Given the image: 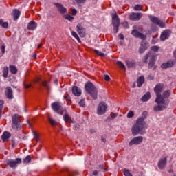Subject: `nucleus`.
I'll return each mask as SVG.
<instances>
[{
  "instance_id": "0e129e2a",
  "label": "nucleus",
  "mask_w": 176,
  "mask_h": 176,
  "mask_svg": "<svg viewBox=\"0 0 176 176\" xmlns=\"http://www.w3.org/2000/svg\"><path fill=\"white\" fill-rule=\"evenodd\" d=\"M102 142H107V140H105L104 138H102Z\"/></svg>"
},
{
  "instance_id": "4d7b16f0",
  "label": "nucleus",
  "mask_w": 176,
  "mask_h": 176,
  "mask_svg": "<svg viewBox=\"0 0 176 176\" xmlns=\"http://www.w3.org/2000/svg\"><path fill=\"white\" fill-rule=\"evenodd\" d=\"M98 174V171L94 170L91 175H97Z\"/></svg>"
},
{
  "instance_id": "473e14b6",
  "label": "nucleus",
  "mask_w": 176,
  "mask_h": 176,
  "mask_svg": "<svg viewBox=\"0 0 176 176\" xmlns=\"http://www.w3.org/2000/svg\"><path fill=\"white\" fill-rule=\"evenodd\" d=\"M64 98L66 100L67 105H71V104H72V102L71 101V97H69V96L66 95L64 96Z\"/></svg>"
},
{
  "instance_id": "f3484780",
  "label": "nucleus",
  "mask_w": 176,
  "mask_h": 176,
  "mask_svg": "<svg viewBox=\"0 0 176 176\" xmlns=\"http://www.w3.org/2000/svg\"><path fill=\"white\" fill-rule=\"evenodd\" d=\"M55 6H56L58 12L61 14H64L65 13H67V8H65V7H63V5H61L60 3H54Z\"/></svg>"
},
{
  "instance_id": "c03bdc74",
  "label": "nucleus",
  "mask_w": 176,
  "mask_h": 176,
  "mask_svg": "<svg viewBox=\"0 0 176 176\" xmlns=\"http://www.w3.org/2000/svg\"><path fill=\"white\" fill-rule=\"evenodd\" d=\"M159 46H153L151 47V50H153V52H159Z\"/></svg>"
},
{
  "instance_id": "6e6552de",
  "label": "nucleus",
  "mask_w": 176,
  "mask_h": 176,
  "mask_svg": "<svg viewBox=\"0 0 176 176\" xmlns=\"http://www.w3.org/2000/svg\"><path fill=\"white\" fill-rule=\"evenodd\" d=\"M148 17L151 23H153V24L159 25V27H161V28H164L166 27V23H164V22L160 20L158 17L153 16L152 15H149Z\"/></svg>"
},
{
  "instance_id": "393cba45",
  "label": "nucleus",
  "mask_w": 176,
  "mask_h": 176,
  "mask_svg": "<svg viewBox=\"0 0 176 176\" xmlns=\"http://www.w3.org/2000/svg\"><path fill=\"white\" fill-rule=\"evenodd\" d=\"M138 87H141L142 85L144 84V82H145V78H144V76H141L138 78Z\"/></svg>"
},
{
  "instance_id": "5701e85b",
  "label": "nucleus",
  "mask_w": 176,
  "mask_h": 176,
  "mask_svg": "<svg viewBox=\"0 0 176 176\" xmlns=\"http://www.w3.org/2000/svg\"><path fill=\"white\" fill-rule=\"evenodd\" d=\"M36 27H37L36 23H35L34 21H30L28 23V30H30L31 31H32V30H35V28H36Z\"/></svg>"
},
{
  "instance_id": "4468645a",
  "label": "nucleus",
  "mask_w": 176,
  "mask_h": 176,
  "mask_svg": "<svg viewBox=\"0 0 176 176\" xmlns=\"http://www.w3.org/2000/svg\"><path fill=\"white\" fill-rule=\"evenodd\" d=\"M157 166L160 170H163V168L167 166V157L161 158L157 164Z\"/></svg>"
},
{
  "instance_id": "774afa93",
  "label": "nucleus",
  "mask_w": 176,
  "mask_h": 176,
  "mask_svg": "<svg viewBox=\"0 0 176 176\" xmlns=\"http://www.w3.org/2000/svg\"><path fill=\"white\" fill-rule=\"evenodd\" d=\"M108 170H107V169H104V171H107Z\"/></svg>"
},
{
  "instance_id": "09e8293b",
  "label": "nucleus",
  "mask_w": 176,
  "mask_h": 176,
  "mask_svg": "<svg viewBox=\"0 0 176 176\" xmlns=\"http://www.w3.org/2000/svg\"><path fill=\"white\" fill-rule=\"evenodd\" d=\"M76 13H78V11H76V9H75V8L72 9V16H76Z\"/></svg>"
},
{
  "instance_id": "f8f14e48",
  "label": "nucleus",
  "mask_w": 176,
  "mask_h": 176,
  "mask_svg": "<svg viewBox=\"0 0 176 176\" xmlns=\"http://www.w3.org/2000/svg\"><path fill=\"white\" fill-rule=\"evenodd\" d=\"M76 31L78 33V35L81 36V38H85V36H86V29L82 27L80 23H78L76 25Z\"/></svg>"
},
{
  "instance_id": "603ef678",
  "label": "nucleus",
  "mask_w": 176,
  "mask_h": 176,
  "mask_svg": "<svg viewBox=\"0 0 176 176\" xmlns=\"http://www.w3.org/2000/svg\"><path fill=\"white\" fill-rule=\"evenodd\" d=\"M109 79H111V78L109 77V76L108 75H105L104 76V80L108 82V80H109Z\"/></svg>"
},
{
  "instance_id": "8fccbe9b",
  "label": "nucleus",
  "mask_w": 176,
  "mask_h": 176,
  "mask_svg": "<svg viewBox=\"0 0 176 176\" xmlns=\"http://www.w3.org/2000/svg\"><path fill=\"white\" fill-rule=\"evenodd\" d=\"M76 3H85L86 2V0H75Z\"/></svg>"
},
{
  "instance_id": "5fc2aeb1",
  "label": "nucleus",
  "mask_w": 176,
  "mask_h": 176,
  "mask_svg": "<svg viewBox=\"0 0 176 176\" xmlns=\"http://www.w3.org/2000/svg\"><path fill=\"white\" fill-rule=\"evenodd\" d=\"M24 87H25V89H30V87H31V84H29V85L25 84Z\"/></svg>"
},
{
  "instance_id": "ea45409f",
  "label": "nucleus",
  "mask_w": 176,
  "mask_h": 176,
  "mask_svg": "<svg viewBox=\"0 0 176 176\" xmlns=\"http://www.w3.org/2000/svg\"><path fill=\"white\" fill-rule=\"evenodd\" d=\"M117 64L118 65V67L120 68H121V69H124L126 68V66H124V65L123 64V63L120 62V61H118Z\"/></svg>"
},
{
  "instance_id": "a878e982",
  "label": "nucleus",
  "mask_w": 176,
  "mask_h": 176,
  "mask_svg": "<svg viewBox=\"0 0 176 176\" xmlns=\"http://www.w3.org/2000/svg\"><path fill=\"white\" fill-rule=\"evenodd\" d=\"M170 94H171V92L170 91H165L162 94V98H163V100H166L168 104V100L166 98H168V97H170Z\"/></svg>"
},
{
  "instance_id": "e433bc0d",
  "label": "nucleus",
  "mask_w": 176,
  "mask_h": 176,
  "mask_svg": "<svg viewBox=\"0 0 176 176\" xmlns=\"http://www.w3.org/2000/svg\"><path fill=\"white\" fill-rule=\"evenodd\" d=\"M33 135L36 140V141L39 142L41 141V138H39V135L35 131H33Z\"/></svg>"
},
{
  "instance_id": "052dcab7",
  "label": "nucleus",
  "mask_w": 176,
  "mask_h": 176,
  "mask_svg": "<svg viewBox=\"0 0 176 176\" xmlns=\"http://www.w3.org/2000/svg\"><path fill=\"white\" fill-rule=\"evenodd\" d=\"M42 46H43V44L41 43V44H39V45L37 46V47H38V49H41V47H42Z\"/></svg>"
},
{
  "instance_id": "0eeeda50",
  "label": "nucleus",
  "mask_w": 176,
  "mask_h": 176,
  "mask_svg": "<svg viewBox=\"0 0 176 176\" xmlns=\"http://www.w3.org/2000/svg\"><path fill=\"white\" fill-rule=\"evenodd\" d=\"M51 107L52 108L54 112L58 113L59 115H63L64 113V110L63 109V106H61V103L58 102H54L51 104Z\"/></svg>"
},
{
  "instance_id": "9b49d317",
  "label": "nucleus",
  "mask_w": 176,
  "mask_h": 176,
  "mask_svg": "<svg viewBox=\"0 0 176 176\" xmlns=\"http://www.w3.org/2000/svg\"><path fill=\"white\" fill-rule=\"evenodd\" d=\"M142 16H144V14L141 12H132L129 15V19H131L132 21H138L142 19Z\"/></svg>"
},
{
  "instance_id": "c756f323",
  "label": "nucleus",
  "mask_w": 176,
  "mask_h": 176,
  "mask_svg": "<svg viewBox=\"0 0 176 176\" xmlns=\"http://www.w3.org/2000/svg\"><path fill=\"white\" fill-rule=\"evenodd\" d=\"M10 71L11 74H17V67L14 65H10Z\"/></svg>"
},
{
  "instance_id": "6e6d98bb",
  "label": "nucleus",
  "mask_w": 176,
  "mask_h": 176,
  "mask_svg": "<svg viewBox=\"0 0 176 176\" xmlns=\"http://www.w3.org/2000/svg\"><path fill=\"white\" fill-rule=\"evenodd\" d=\"M1 52H2L3 54H5V45L1 46Z\"/></svg>"
},
{
  "instance_id": "7ed1b4c3",
  "label": "nucleus",
  "mask_w": 176,
  "mask_h": 176,
  "mask_svg": "<svg viewBox=\"0 0 176 176\" xmlns=\"http://www.w3.org/2000/svg\"><path fill=\"white\" fill-rule=\"evenodd\" d=\"M85 90L89 94H91L92 98L94 100L97 99V88L91 83V82H88L85 84Z\"/></svg>"
},
{
  "instance_id": "de8ad7c7",
  "label": "nucleus",
  "mask_w": 176,
  "mask_h": 176,
  "mask_svg": "<svg viewBox=\"0 0 176 176\" xmlns=\"http://www.w3.org/2000/svg\"><path fill=\"white\" fill-rule=\"evenodd\" d=\"M42 85H43V86H44V87L49 89V84L47 83V81H45V80L43 81Z\"/></svg>"
},
{
  "instance_id": "4be33fe9",
  "label": "nucleus",
  "mask_w": 176,
  "mask_h": 176,
  "mask_svg": "<svg viewBox=\"0 0 176 176\" xmlns=\"http://www.w3.org/2000/svg\"><path fill=\"white\" fill-rule=\"evenodd\" d=\"M20 14H21V12L19 10H17V9L13 10L12 16H13L14 21L17 20V19H19V17H20Z\"/></svg>"
},
{
  "instance_id": "2f4dec72",
  "label": "nucleus",
  "mask_w": 176,
  "mask_h": 176,
  "mask_svg": "<svg viewBox=\"0 0 176 176\" xmlns=\"http://www.w3.org/2000/svg\"><path fill=\"white\" fill-rule=\"evenodd\" d=\"M0 25H1L3 28H8V27H9V23L4 22L3 20L0 19Z\"/></svg>"
},
{
  "instance_id": "680f3d73",
  "label": "nucleus",
  "mask_w": 176,
  "mask_h": 176,
  "mask_svg": "<svg viewBox=\"0 0 176 176\" xmlns=\"http://www.w3.org/2000/svg\"><path fill=\"white\" fill-rule=\"evenodd\" d=\"M2 116V107H0V118Z\"/></svg>"
},
{
  "instance_id": "f03ea898",
  "label": "nucleus",
  "mask_w": 176,
  "mask_h": 176,
  "mask_svg": "<svg viewBox=\"0 0 176 176\" xmlns=\"http://www.w3.org/2000/svg\"><path fill=\"white\" fill-rule=\"evenodd\" d=\"M148 126L144 122V118H140L137 120L136 123L132 127L133 135H137V134H142L144 129H146Z\"/></svg>"
},
{
  "instance_id": "39448f33",
  "label": "nucleus",
  "mask_w": 176,
  "mask_h": 176,
  "mask_svg": "<svg viewBox=\"0 0 176 176\" xmlns=\"http://www.w3.org/2000/svg\"><path fill=\"white\" fill-rule=\"evenodd\" d=\"M149 58L150 61L148 63V68H152L155 65V61L156 60V56L152 52H149L147 55L145 56L144 63H148V59Z\"/></svg>"
},
{
  "instance_id": "dca6fc26",
  "label": "nucleus",
  "mask_w": 176,
  "mask_h": 176,
  "mask_svg": "<svg viewBox=\"0 0 176 176\" xmlns=\"http://www.w3.org/2000/svg\"><path fill=\"white\" fill-rule=\"evenodd\" d=\"M174 64H175L174 63V61L173 60H168V62L166 63H162V65H161V67L163 69H166L167 68H171L172 67H174Z\"/></svg>"
},
{
  "instance_id": "b1692460",
  "label": "nucleus",
  "mask_w": 176,
  "mask_h": 176,
  "mask_svg": "<svg viewBox=\"0 0 176 176\" xmlns=\"http://www.w3.org/2000/svg\"><path fill=\"white\" fill-rule=\"evenodd\" d=\"M146 49H148V43H144V41H142V47L139 49V52L144 53Z\"/></svg>"
},
{
  "instance_id": "79ce46f5",
  "label": "nucleus",
  "mask_w": 176,
  "mask_h": 176,
  "mask_svg": "<svg viewBox=\"0 0 176 176\" xmlns=\"http://www.w3.org/2000/svg\"><path fill=\"white\" fill-rule=\"evenodd\" d=\"M133 116H134V112L131 111L128 113L127 114V118H129V119L133 118Z\"/></svg>"
},
{
  "instance_id": "2eb2a0df",
  "label": "nucleus",
  "mask_w": 176,
  "mask_h": 176,
  "mask_svg": "<svg viewBox=\"0 0 176 176\" xmlns=\"http://www.w3.org/2000/svg\"><path fill=\"white\" fill-rule=\"evenodd\" d=\"M131 34L135 38H140V39H142L143 41H145V39H146V36H145V34H142V33H140V32L135 30H132Z\"/></svg>"
},
{
  "instance_id": "423d86ee",
  "label": "nucleus",
  "mask_w": 176,
  "mask_h": 176,
  "mask_svg": "<svg viewBox=\"0 0 176 176\" xmlns=\"http://www.w3.org/2000/svg\"><path fill=\"white\" fill-rule=\"evenodd\" d=\"M12 127L14 130H20V116L17 114H14L12 117Z\"/></svg>"
},
{
  "instance_id": "7c9ffc66",
  "label": "nucleus",
  "mask_w": 176,
  "mask_h": 176,
  "mask_svg": "<svg viewBox=\"0 0 176 176\" xmlns=\"http://www.w3.org/2000/svg\"><path fill=\"white\" fill-rule=\"evenodd\" d=\"M126 64L129 68H132L133 67H135V63L131 60H126Z\"/></svg>"
},
{
  "instance_id": "69168bd1",
  "label": "nucleus",
  "mask_w": 176,
  "mask_h": 176,
  "mask_svg": "<svg viewBox=\"0 0 176 176\" xmlns=\"http://www.w3.org/2000/svg\"><path fill=\"white\" fill-rule=\"evenodd\" d=\"M33 58H34V60L36 58V54H34L33 55Z\"/></svg>"
},
{
  "instance_id": "37998d69",
  "label": "nucleus",
  "mask_w": 176,
  "mask_h": 176,
  "mask_svg": "<svg viewBox=\"0 0 176 176\" xmlns=\"http://www.w3.org/2000/svg\"><path fill=\"white\" fill-rule=\"evenodd\" d=\"M116 116H118L117 114L113 113L108 117V119H110V120H113V119H115Z\"/></svg>"
},
{
  "instance_id": "e2e57ef3",
  "label": "nucleus",
  "mask_w": 176,
  "mask_h": 176,
  "mask_svg": "<svg viewBox=\"0 0 176 176\" xmlns=\"http://www.w3.org/2000/svg\"><path fill=\"white\" fill-rule=\"evenodd\" d=\"M38 82H39V78H36V79L34 80V82H35V83H38Z\"/></svg>"
},
{
  "instance_id": "6ab92c4d",
  "label": "nucleus",
  "mask_w": 176,
  "mask_h": 176,
  "mask_svg": "<svg viewBox=\"0 0 176 176\" xmlns=\"http://www.w3.org/2000/svg\"><path fill=\"white\" fill-rule=\"evenodd\" d=\"M6 96L7 98H9V100H12V98H13V91H12V88L10 87L6 88Z\"/></svg>"
},
{
  "instance_id": "bf43d9fd",
  "label": "nucleus",
  "mask_w": 176,
  "mask_h": 176,
  "mask_svg": "<svg viewBox=\"0 0 176 176\" xmlns=\"http://www.w3.org/2000/svg\"><path fill=\"white\" fill-rule=\"evenodd\" d=\"M99 168L100 170H104V165H99Z\"/></svg>"
},
{
  "instance_id": "864d4df0",
  "label": "nucleus",
  "mask_w": 176,
  "mask_h": 176,
  "mask_svg": "<svg viewBox=\"0 0 176 176\" xmlns=\"http://www.w3.org/2000/svg\"><path fill=\"white\" fill-rule=\"evenodd\" d=\"M3 104H5L3 100H0V108H3Z\"/></svg>"
},
{
  "instance_id": "a19ab883",
  "label": "nucleus",
  "mask_w": 176,
  "mask_h": 176,
  "mask_svg": "<svg viewBox=\"0 0 176 176\" xmlns=\"http://www.w3.org/2000/svg\"><path fill=\"white\" fill-rule=\"evenodd\" d=\"M124 174L125 176H133V175L130 173V170L127 169H124Z\"/></svg>"
},
{
  "instance_id": "412c9836",
  "label": "nucleus",
  "mask_w": 176,
  "mask_h": 176,
  "mask_svg": "<svg viewBox=\"0 0 176 176\" xmlns=\"http://www.w3.org/2000/svg\"><path fill=\"white\" fill-rule=\"evenodd\" d=\"M72 93L74 94V96H79L80 94H82V91H80V89H79L78 87L74 86L72 87Z\"/></svg>"
},
{
  "instance_id": "3c124183",
  "label": "nucleus",
  "mask_w": 176,
  "mask_h": 176,
  "mask_svg": "<svg viewBox=\"0 0 176 176\" xmlns=\"http://www.w3.org/2000/svg\"><path fill=\"white\" fill-rule=\"evenodd\" d=\"M122 25L124 27V28H129V23L127 22L122 23Z\"/></svg>"
},
{
  "instance_id": "aec40b11",
  "label": "nucleus",
  "mask_w": 176,
  "mask_h": 176,
  "mask_svg": "<svg viewBox=\"0 0 176 176\" xmlns=\"http://www.w3.org/2000/svg\"><path fill=\"white\" fill-rule=\"evenodd\" d=\"M10 133L8 131L3 132V135H1V140L3 142H6V141H8L9 138H10Z\"/></svg>"
},
{
  "instance_id": "4c0bfd02",
  "label": "nucleus",
  "mask_w": 176,
  "mask_h": 176,
  "mask_svg": "<svg viewBox=\"0 0 176 176\" xmlns=\"http://www.w3.org/2000/svg\"><path fill=\"white\" fill-rule=\"evenodd\" d=\"M144 7L140 4H138L136 5L135 7H134V10H136V11H140V10H142V8Z\"/></svg>"
},
{
  "instance_id": "13d9d810",
  "label": "nucleus",
  "mask_w": 176,
  "mask_h": 176,
  "mask_svg": "<svg viewBox=\"0 0 176 176\" xmlns=\"http://www.w3.org/2000/svg\"><path fill=\"white\" fill-rule=\"evenodd\" d=\"M119 38L121 39H124V36H123V34H120Z\"/></svg>"
},
{
  "instance_id": "20e7f679",
  "label": "nucleus",
  "mask_w": 176,
  "mask_h": 176,
  "mask_svg": "<svg viewBox=\"0 0 176 176\" xmlns=\"http://www.w3.org/2000/svg\"><path fill=\"white\" fill-rule=\"evenodd\" d=\"M112 16V24L113 27H114V31L116 33H118V31H119V25H120V19H119V16H118V14L115 12L114 14H111Z\"/></svg>"
},
{
  "instance_id": "a18cd8bd",
  "label": "nucleus",
  "mask_w": 176,
  "mask_h": 176,
  "mask_svg": "<svg viewBox=\"0 0 176 176\" xmlns=\"http://www.w3.org/2000/svg\"><path fill=\"white\" fill-rule=\"evenodd\" d=\"M49 122L52 126H56V121L52 118H49Z\"/></svg>"
},
{
  "instance_id": "f704fd0d",
  "label": "nucleus",
  "mask_w": 176,
  "mask_h": 176,
  "mask_svg": "<svg viewBox=\"0 0 176 176\" xmlns=\"http://www.w3.org/2000/svg\"><path fill=\"white\" fill-rule=\"evenodd\" d=\"M32 158L30 155H28L26 156V157L23 160V163L25 164H28V163H30V162H31Z\"/></svg>"
},
{
  "instance_id": "338daca9",
  "label": "nucleus",
  "mask_w": 176,
  "mask_h": 176,
  "mask_svg": "<svg viewBox=\"0 0 176 176\" xmlns=\"http://www.w3.org/2000/svg\"><path fill=\"white\" fill-rule=\"evenodd\" d=\"M13 144H12V146H14V142H12Z\"/></svg>"
},
{
  "instance_id": "ddd939ff",
  "label": "nucleus",
  "mask_w": 176,
  "mask_h": 176,
  "mask_svg": "<svg viewBox=\"0 0 176 176\" xmlns=\"http://www.w3.org/2000/svg\"><path fill=\"white\" fill-rule=\"evenodd\" d=\"M144 138H142V136L135 137L129 142V146H132V145H140V144L142 142Z\"/></svg>"
},
{
  "instance_id": "cd10ccee",
  "label": "nucleus",
  "mask_w": 176,
  "mask_h": 176,
  "mask_svg": "<svg viewBox=\"0 0 176 176\" xmlns=\"http://www.w3.org/2000/svg\"><path fill=\"white\" fill-rule=\"evenodd\" d=\"M63 119L65 122V123H69L71 122H72V119L71 118V117H69V115L65 113L64 116H63Z\"/></svg>"
},
{
  "instance_id": "c85d7f7f",
  "label": "nucleus",
  "mask_w": 176,
  "mask_h": 176,
  "mask_svg": "<svg viewBox=\"0 0 176 176\" xmlns=\"http://www.w3.org/2000/svg\"><path fill=\"white\" fill-rule=\"evenodd\" d=\"M72 36H74V38H76L79 43H82V41L80 40V38H79V36L78 35V33L76 32L72 31Z\"/></svg>"
},
{
  "instance_id": "f257e3e1",
  "label": "nucleus",
  "mask_w": 176,
  "mask_h": 176,
  "mask_svg": "<svg viewBox=\"0 0 176 176\" xmlns=\"http://www.w3.org/2000/svg\"><path fill=\"white\" fill-rule=\"evenodd\" d=\"M163 89L164 85L162 84H158L154 88V91L157 96L155 102L157 104V106L154 107V111H155V112H159V111L166 109L168 105V102L163 99V98H162V95L160 94L162 91H163Z\"/></svg>"
},
{
  "instance_id": "72a5a7b5",
  "label": "nucleus",
  "mask_w": 176,
  "mask_h": 176,
  "mask_svg": "<svg viewBox=\"0 0 176 176\" xmlns=\"http://www.w3.org/2000/svg\"><path fill=\"white\" fill-rule=\"evenodd\" d=\"M9 73V68L8 67H4L3 70V77L8 78V74Z\"/></svg>"
},
{
  "instance_id": "1a4fd4ad",
  "label": "nucleus",
  "mask_w": 176,
  "mask_h": 176,
  "mask_svg": "<svg viewBox=\"0 0 176 176\" xmlns=\"http://www.w3.org/2000/svg\"><path fill=\"white\" fill-rule=\"evenodd\" d=\"M21 159L16 158L14 160H8L6 161L7 166H9L11 168H16L17 167V164H21Z\"/></svg>"
},
{
  "instance_id": "9d476101",
  "label": "nucleus",
  "mask_w": 176,
  "mask_h": 176,
  "mask_svg": "<svg viewBox=\"0 0 176 176\" xmlns=\"http://www.w3.org/2000/svg\"><path fill=\"white\" fill-rule=\"evenodd\" d=\"M107 108L105 102H100L97 108L98 115H104L107 112Z\"/></svg>"
},
{
  "instance_id": "58836bf2",
  "label": "nucleus",
  "mask_w": 176,
  "mask_h": 176,
  "mask_svg": "<svg viewBox=\"0 0 176 176\" xmlns=\"http://www.w3.org/2000/svg\"><path fill=\"white\" fill-rule=\"evenodd\" d=\"M64 17L66 20H68L69 21H72V20H74V16L69 14L65 15Z\"/></svg>"
},
{
  "instance_id": "c9c22d12",
  "label": "nucleus",
  "mask_w": 176,
  "mask_h": 176,
  "mask_svg": "<svg viewBox=\"0 0 176 176\" xmlns=\"http://www.w3.org/2000/svg\"><path fill=\"white\" fill-rule=\"evenodd\" d=\"M95 53H96V54H98V56H100V57H105V54L102 52L101 51H98L97 50H94Z\"/></svg>"
},
{
  "instance_id": "a211bd4d",
  "label": "nucleus",
  "mask_w": 176,
  "mask_h": 176,
  "mask_svg": "<svg viewBox=\"0 0 176 176\" xmlns=\"http://www.w3.org/2000/svg\"><path fill=\"white\" fill-rule=\"evenodd\" d=\"M170 34L171 32L170 30H165L161 34V41H166V39H168V36H170Z\"/></svg>"
},
{
  "instance_id": "49530a36",
  "label": "nucleus",
  "mask_w": 176,
  "mask_h": 176,
  "mask_svg": "<svg viewBox=\"0 0 176 176\" xmlns=\"http://www.w3.org/2000/svg\"><path fill=\"white\" fill-rule=\"evenodd\" d=\"M78 104H79L80 107H85V100L82 99V100H80Z\"/></svg>"
},
{
  "instance_id": "bb28decb",
  "label": "nucleus",
  "mask_w": 176,
  "mask_h": 176,
  "mask_svg": "<svg viewBox=\"0 0 176 176\" xmlns=\"http://www.w3.org/2000/svg\"><path fill=\"white\" fill-rule=\"evenodd\" d=\"M151 98V92L146 93L142 98V101L143 102H146Z\"/></svg>"
}]
</instances>
